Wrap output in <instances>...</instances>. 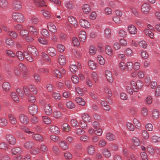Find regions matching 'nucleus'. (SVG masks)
<instances>
[{
    "mask_svg": "<svg viewBox=\"0 0 160 160\" xmlns=\"http://www.w3.org/2000/svg\"><path fill=\"white\" fill-rule=\"evenodd\" d=\"M82 9L83 12L85 14L88 13L91 11L90 6L88 4H84L82 7Z\"/></svg>",
    "mask_w": 160,
    "mask_h": 160,
    "instance_id": "20",
    "label": "nucleus"
},
{
    "mask_svg": "<svg viewBox=\"0 0 160 160\" xmlns=\"http://www.w3.org/2000/svg\"><path fill=\"white\" fill-rule=\"evenodd\" d=\"M105 52L107 54L111 57L113 55V51L111 47L108 45H106L105 48Z\"/></svg>",
    "mask_w": 160,
    "mask_h": 160,
    "instance_id": "18",
    "label": "nucleus"
},
{
    "mask_svg": "<svg viewBox=\"0 0 160 160\" xmlns=\"http://www.w3.org/2000/svg\"><path fill=\"white\" fill-rule=\"evenodd\" d=\"M44 111L45 113L47 115H50L52 113V109L50 105L47 104L45 105Z\"/></svg>",
    "mask_w": 160,
    "mask_h": 160,
    "instance_id": "23",
    "label": "nucleus"
},
{
    "mask_svg": "<svg viewBox=\"0 0 160 160\" xmlns=\"http://www.w3.org/2000/svg\"><path fill=\"white\" fill-rule=\"evenodd\" d=\"M28 50L34 57H37L39 53L37 49L33 46L29 45L28 47Z\"/></svg>",
    "mask_w": 160,
    "mask_h": 160,
    "instance_id": "6",
    "label": "nucleus"
},
{
    "mask_svg": "<svg viewBox=\"0 0 160 160\" xmlns=\"http://www.w3.org/2000/svg\"><path fill=\"white\" fill-rule=\"evenodd\" d=\"M106 137L107 139L110 141H114L116 139V137L115 135L110 132H108L107 133Z\"/></svg>",
    "mask_w": 160,
    "mask_h": 160,
    "instance_id": "31",
    "label": "nucleus"
},
{
    "mask_svg": "<svg viewBox=\"0 0 160 160\" xmlns=\"http://www.w3.org/2000/svg\"><path fill=\"white\" fill-rule=\"evenodd\" d=\"M8 121L4 118L2 117L0 118V126L3 127L6 126L8 124Z\"/></svg>",
    "mask_w": 160,
    "mask_h": 160,
    "instance_id": "34",
    "label": "nucleus"
},
{
    "mask_svg": "<svg viewBox=\"0 0 160 160\" xmlns=\"http://www.w3.org/2000/svg\"><path fill=\"white\" fill-rule=\"evenodd\" d=\"M61 127L64 131L66 132H69L71 130L70 126L66 123L62 124L61 125Z\"/></svg>",
    "mask_w": 160,
    "mask_h": 160,
    "instance_id": "48",
    "label": "nucleus"
},
{
    "mask_svg": "<svg viewBox=\"0 0 160 160\" xmlns=\"http://www.w3.org/2000/svg\"><path fill=\"white\" fill-rule=\"evenodd\" d=\"M52 96L56 100H59L61 98L60 94L57 92H53L52 93Z\"/></svg>",
    "mask_w": 160,
    "mask_h": 160,
    "instance_id": "39",
    "label": "nucleus"
},
{
    "mask_svg": "<svg viewBox=\"0 0 160 160\" xmlns=\"http://www.w3.org/2000/svg\"><path fill=\"white\" fill-rule=\"evenodd\" d=\"M42 57L48 63H50L51 62V60L50 58L48 56L46 53L42 52Z\"/></svg>",
    "mask_w": 160,
    "mask_h": 160,
    "instance_id": "52",
    "label": "nucleus"
},
{
    "mask_svg": "<svg viewBox=\"0 0 160 160\" xmlns=\"http://www.w3.org/2000/svg\"><path fill=\"white\" fill-rule=\"evenodd\" d=\"M129 32L131 34H136L137 32V29L133 25H129L128 27Z\"/></svg>",
    "mask_w": 160,
    "mask_h": 160,
    "instance_id": "17",
    "label": "nucleus"
},
{
    "mask_svg": "<svg viewBox=\"0 0 160 160\" xmlns=\"http://www.w3.org/2000/svg\"><path fill=\"white\" fill-rule=\"evenodd\" d=\"M68 20L69 22L74 28H77L78 26V23L76 19L72 16H70L68 18Z\"/></svg>",
    "mask_w": 160,
    "mask_h": 160,
    "instance_id": "12",
    "label": "nucleus"
},
{
    "mask_svg": "<svg viewBox=\"0 0 160 160\" xmlns=\"http://www.w3.org/2000/svg\"><path fill=\"white\" fill-rule=\"evenodd\" d=\"M6 53L7 56L11 58L15 57L16 56L14 52L9 50H7L6 51Z\"/></svg>",
    "mask_w": 160,
    "mask_h": 160,
    "instance_id": "63",
    "label": "nucleus"
},
{
    "mask_svg": "<svg viewBox=\"0 0 160 160\" xmlns=\"http://www.w3.org/2000/svg\"><path fill=\"white\" fill-rule=\"evenodd\" d=\"M33 138L37 141L42 142L43 140V138L42 136L38 134H35L32 135Z\"/></svg>",
    "mask_w": 160,
    "mask_h": 160,
    "instance_id": "25",
    "label": "nucleus"
},
{
    "mask_svg": "<svg viewBox=\"0 0 160 160\" xmlns=\"http://www.w3.org/2000/svg\"><path fill=\"white\" fill-rule=\"evenodd\" d=\"M159 116V111L155 109L152 112V117L154 119H156L158 118Z\"/></svg>",
    "mask_w": 160,
    "mask_h": 160,
    "instance_id": "57",
    "label": "nucleus"
},
{
    "mask_svg": "<svg viewBox=\"0 0 160 160\" xmlns=\"http://www.w3.org/2000/svg\"><path fill=\"white\" fill-rule=\"evenodd\" d=\"M12 19L15 22L20 23H22L25 20V18L21 13L15 12L12 14Z\"/></svg>",
    "mask_w": 160,
    "mask_h": 160,
    "instance_id": "1",
    "label": "nucleus"
},
{
    "mask_svg": "<svg viewBox=\"0 0 160 160\" xmlns=\"http://www.w3.org/2000/svg\"><path fill=\"white\" fill-rule=\"evenodd\" d=\"M24 57L29 62H32L33 61V58L28 53L25 52H24Z\"/></svg>",
    "mask_w": 160,
    "mask_h": 160,
    "instance_id": "60",
    "label": "nucleus"
},
{
    "mask_svg": "<svg viewBox=\"0 0 160 160\" xmlns=\"http://www.w3.org/2000/svg\"><path fill=\"white\" fill-rule=\"evenodd\" d=\"M79 23L81 27L85 28H88L90 27V24L89 22L85 19H81L79 21Z\"/></svg>",
    "mask_w": 160,
    "mask_h": 160,
    "instance_id": "7",
    "label": "nucleus"
},
{
    "mask_svg": "<svg viewBox=\"0 0 160 160\" xmlns=\"http://www.w3.org/2000/svg\"><path fill=\"white\" fill-rule=\"evenodd\" d=\"M133 122L136 128L139 129L141 128V123L137 119L134 118L133 120Z\"/></svg>",
    "mask_w": 160,
    "mask_h": 160,
    "instance_id": "53",
    "label": "nucleus"
},
{
    "mask_svg": "<svg viewBox=\"0 0 160 160\" xmlns=\"http://www.w3.org/2000/svg\"><path fill=\"white\" fill-rule=\"evenodd\" d=\"M6 44L10 47H12L14 44V42L12 39L9 38H7L5 39Z\"/></svg>",
    "mask_w": 160,
    "mask_h": 160,
    "instance_id": "38",
    "label": "nucleus"
},
{
    "mask_svg": "<svg viewBox=\"0 0 160 160\" xmlns=\"http://www.w3.org/2000/svg\"><path fill=\"white\" fill-rule=\"evenodd\" d=\"M49 130L50 132H53L56 134H58L60 132L58 128L54 125H51L49 127Z\"/></svg>",
    "mask_w": 160,
    "mask_h": 160,
    "instance_id": "19",
    "label": "nucleus"
},
{
    "mask_svg": "<svg viewBox=\"0 0 160 160\" xmlns=\"http://www.w3.org/2000/svg\"><path fill=\"white\" fill-rule=\"evenodd\" d=\"M98 61L99 63L102 65H103L105 63L104 58L101 55H98L97 57Z\"/></svg>",
    "mask_w": 160,
    "mask_h": 160,
    "instance_id": "45",
    "label": "nucleus"
},
{
    "mask_svg": "<svg viewBox=\"0 0 160 160\" xmlns=\"http://www.w3.org/2000/svg\"><path fill=\"white\" fill-rule=\"evenodd\" d=\"M47 51L49 55L51 57H54L57 54L56 50L52 47H50L48 48Z\"/></svg>",
    "mask_w": 160,
    "mask_h": 160,
    "instance_id": "16",
    "label": "nucleus"
},
{
    "mask_svg": "<svg viewBox=\"0 0 160 160\" xmlns=\"http://www.w3.org/2000/svg\"><path fill=\"white\" fill-rule=\"evenodd\" d=\"M97 48L96 47L93 45L90 46L89 48V53L90 55L94 54L96 52Z\"/></svg>",
    "mask_w": 160,
    "mask_h": 160,
    "instance_id": "49",
    "label": "nucleus"
},
{
    "mask_svg": "<svg viewBox=\"0 0 160 160\" xmlns=\"http://www.w3.org/2000/svg\"><path fill=\"white\" fill-rule=\"evenodd\" d=\"M82 119L85 122H90L91 121V118L89 115L87 113H83L82 116Z\"/></svg>",
    "mask_w": 160,
    "mask_h": 160,
    "instance_id": "24",
    "label": "nucleus"
},
{
    "mask_svg": "<svg viewBox=\"0 0 160 160\" xmlns=\"http://www.w3.org/2000/svg\"><path fill=\"white\" fill-rule=\"evenodd\" d=\"M58 145L59 147L63 150H67L69 148L68 143L64 140L60 141Z\"/></svg>",
    "mask_w": 160,
    "mask_h": 160,
    "instance_id": "10",
    "label": "nucleus"
},
{
    "mask_svg": "<svg viewBox=\"0 0 160 160\" xmlns=\"http://www.w3.org/2000/svg\"><path fill=\"white\" fill-rule=\"evenodd\" d=\"M66 105L67 108L70 109H73L75 107L74 104L71 101L66 102Z\"/></svg>",
    "mask_w": 160,
    "mask_h": 160,
    "instance_id": "56",
    "label": "nucleus"
},
{
    "mask_svg": "<svg viewBox=\"0 0 160 160\" xmlns=\"http://www.w3.org/2000/svg\"><path fill=\"white\" fill-rule=\"evenodd\" d=\"M30 92L33 94H36L37 93V90L36 87L32 84H30L29 86Z\"/></svg>",
    "mask_w": 160,
    "mask_h": 160,
    "instance_id": "40",
    "label": "nucleus"
},
{
    "mask_svg": "<svg viewBox=\"0 0 160 160\" xmlns=\"http://www.w3.org/2000/svg\"><path fill=\"white\" fill-rule=\"evenodd\" d=\"M19 119L20 122L24 124H27L29 122L28 118L23 114H21L19 115Z\"/></svg>",
    "mask_w": 160,
    "mask_h": 160,
    "instance_id": "9",
    "label": "nucleus"
},
{
    "mask_svg": "<svg viewBox=\"0 0 160 160\" xmlns=\"http://www.w3.org/2000/svg\"><path fill=\"white\" fill-rule=\"evenodd\" d=\"M9 6L7 0H0V7L3 9L7 8Z\"/></svg>",
    "mask_w": 160,
    "mask_h": 160,
    "instance_id": "26",
    "label": "nucleus"
},
{
    "mask_svg": "<svg viewBox=\"0 0 160 160\" xmlns=\"http://www.w3.org/2000/svg\"><path fill=\"white\" fill-rule=\"evenodd\" d=\"M22 152V149L19 147H16L11 149V152L13 154L20 153Z\"/></svg>",
    "mask_w": 160,
    "mask_h": 160,
    "instance_id": "30",
    "label": "nucleus"
},
{
    "mask_svg": "<svg viewBox=\"0 0 160 160\" xmlns=\"http://www.w3.org/2000/svg\"><path fill=\"white\" fill-rule=\"evenodd\" d=\"M8 35L13 38H16L18 36L17 33L13 31H8Z\"/></svg>",
    "mask_w": 160,
    "mask_h": 160,
    "instance_id": "61",
    "label": "nucleus"
},
{
    "mask_svg": "<svg viewBox=\"0 0 160 160\" xmlns=\"http://www.w3.org/2000/svg\"><path fill=\"white\" fill-rule=\"evenodd\" d=\"M75 101L77 104L80 105L84 106L86 103L85 100L82 98L79 97L76 98Z\"/></svg>",
    "mask_w": 160,
    "mask_h": 160,
    "instance_id": "27",
    "label": "nucleus"
},
{
    "mask_svg": "<svg viewBox=\"0 0 160 160\" xmlns=\"http://www.w3.org/2000/svg\"><path fill=\"white\" fill-rule=\"evenodd\" d=\"M91 77L93 80L95 82L98 81V77L97 74L95 72H93L91 74Z\"/></svg>",
    "mask_w": 160,
    "mask_h": 160,
    "instance_id": "59",
    "label": "nucleus"
},
{
    "mask_svg": "<svg viewBox=\"0 0 160 160\" xmlns=\"http://www.w3.org/2000/svg\"><path fill=\"white\" fill-rule=\"evenodd\" d=\"M149 4L148 3H143L141 6V11L144 14H147L149 12L150 10Z\"/></svg>",
    "mask_w": 160,
    "mask_h": 160,
    "instance_id": "8",
    "label": "nucleus"
},
{
    "mask_svg": "<svg viewBox=\"0 0 160 160\" xmlns=\"http://www.w3.org/2000/svg\"><path fill=\"white\" fill-rule=\"evenodd\" d=\"M2 88L3 90L7 91H8L10 88V85L8 82H5L2 84Z\"/></svg>",
    "mask_w": 160,
    "mask_h": 160,
    "instance_id": "42",
    "label": "nucleus"
},
{
    "mask_svg": "<svg viewBox=\"0 0 160 160\" xmlns=\"http://www.w3.org/2000/svg\"><path fill=\"white\" fill-rule=\"evenodd\" d=\"M48 30L52 33L56 32L57 29L55 26L52 22H49L47 25Z\"/></svg>",
    "mask_w": 160,
    "mask_h": 160,
    "instance_id": "14",
    "label": "nucleus"
},
{
    "mask_svg": "<svg viewBox=\"0 0 160 160\" xmlns=\"http://www.w3.org/2000/svg\"><path fill=\"white\" fill-rule=\"evenodd\" d=\"M87 152L89 155H92L95 152V149L92 145H90L87 148Z\"/></svg>",
    "mask_w": 160,
    "mask_h": 160,
    "instance_id": "28",
    "label": "nucleus"
},
{
    "mask_svg": "<svg viewBox=\"0 0 160 160\" xmlns=\"http://www.w3.org/2000/svg\"><path fill=\"white\" fill-rule=\"evenodd\" d=\"M6 140L9 144L14 145L16 142V140L14 136L12 134H7L6 135Z\"/></svg>",
    "mask_w": 160,
    "mask_h": 160,
    "instance_id": "2",
    "label": "nucleus"
},
{
    "mask_svg": "<svg viewBox=\"0 0 160 160\" xmlns=\"http://www.w3.org/2000/svg\"><path fill=\"white\" fill-rule=\"evenodd\" d=\"M118 67L120 70L124 71L126 68V65L125 62L123 61L120 62L118 64Z\"/></svg>",
    "mask_w": 160,
    "mask_h": 160,
    "instance_id": "58",
    "label": "nucleus"
},
{
    "mask_svg": "<svg viewBox=\"0 0 160 160\" xmlns=\"http://www.w3.org/2000/svg\"><path fill=\"white\" fill-rule=\"evenodd\" d=\"M125 54L128 56H132L133 54L132 50L130 48H126L124 51Z\"/></svg>",
    "mask_w": 160,
    "mask_h": 160,
    "instance_id": "55",
    "label": "nucleus"
},
{
    "mask_svg": "<svg viewBox=\"0 0 160 160\" xmlns=\"http://www.w3.org/2000/svg\"><path fill=\"white\" fill-rule=\"evenodd\" d=\"M38 110V106L35 104H32L29 106L28 111L29 113L32 115H35Z\"/></svg>",
    "mask_w": 160,
    "mask_h": 160,
    "instance_id": "5",
    "label": "nucleus"
},
{
    "mask_svg": "<svg viewBox=\"0 0 160 160\" xmlns=\"http://www.w3.org/2000/svg\"><path fill=\"white\" fill-rule=\"evenodd\" d=\"M35 4L38 7H42L45 5L44 1L43 0H33Z\"/></svg>",
    "mask_w": 160,
    "mask_h": 160,
    "instance_id": "35",
    "label": "nucleus"
},
{
    "mask_svg": "<svg viewBox=\"0 0 160 160\" xmlns=\"http://www.w3.org/2000/svg\"><path fill=\"white\" fill-rule=\"evenodd\" d=\"M8 118L10 122L13 125H15L17 123V120L14 115L9 113L8 115Z\"/></svg>",
    "mask_w": 160,
    "mask_h": 160,
    "instance_id": "21",
    "label": "nucleus"
},
{
    "mask_svg": "<svg viewBox=\"0 0 160 160\" xmlns=\"http://www.w3.org/2000/svg\"><path fill=\"white\" fill-rule=\"evenodd\" d=\"M33 146V143L31 141H28L25 142L23 145L25 148L29 149H31Z\"/></svg>",
    "mask_w": 160,
    "mask_h": 160,
    "instance_id": "32",
    "label": "nucleus"
},
{
    "mask_svg": "<svg viewBox=\"0 0 160 160\" xmlns=\"http://www.w3.org/2000/svg\"><path fill=\"white\" fill-rule=\"evenodd\" d=\"M12 5L13 8L16 11L21 10L22 8V3L20 0H14Z\"/></svg>",
    "mask_w": 160,
    "mask_h": 160,
    "instance_id": "4",
    "label": "nucleus"
},
{
    "mask_svg": "<svg viewBox=\"0 0 160 160\" xmlns=\"http://www.w3.org/2000/svg\"><path fill=\"white\" fill-rule=\"evenodd\" d=\"M66 71L62 68H59V69H54L53 71V73L55 77L58 78H60L63 74H65Z\"/></svg>",
    "mask_w": 160,
    "mask_h": 160,
    "instance_id": "3",
    "label": "nucleus"
},
{
    "mask_svg": "<svg viewBox=\"0 0 160 160\" xmlns=\"http://www.w3.org/2000/svg\"><path fill=\"white\" fill-rule=\"evenodd\" d=\"M105 75L108 81L110 83H112L113 81V79L112 77V75L111 72L108 70H106Z\"/></svg>",
    "mask_w": 160,
    "mask_h": 160,
    "instance_id": "13",
    "label": "nucleus"
},
{
    "mask_svg": "<svg viewBox=\"0 0 160 160\" xmlns=\"http://www.w3.org/2000/svg\"><path fill=\"white\" fill-rule=\"evenodd\" d=\"M17 94L22 99L24 98V93L23 90L20 88H18L16 90Z\"/></svg>",
    "mask_w": 160,
    "mask_h": 160,
    "instance_id": "47",
    "label": "nucleus"
},
{
    "mask_svg": "<svg viewBox=\"0 0 160 160\" xmlns=\"http://www.w3.org/2000/svg\"><path fill=\"white\" fill-rule=\"evenodd\" d=\"M102 153L104 157L108 158L110 157L111 155L110 151L108 148H103L102 150Z\"/></svg>",
    "mask_w": 160,
    "mask_h": 160,
    "instance_id": "22",
    "label": "nucleus"
},
{
    "mask_svg": "<svg viewBox=\"0 0 160 160\" xmlns=\"http://www.w3.org/2000/svg\"><path fill=\"white\" fill-rule=\"evenodd\" d=\"M79 38L81 42H84L86 38V32L83 31H80L79 33Z\"/></svg>",
    "mask_w": 160,
    "mask_h": 160,
    "instance_id": "15",
    "label": "nucleus"
},
{
    "mask_svg": "<svg viewBox=\"0 0 160 160\" xmlns=\"http://www.w3.org/2000/svg\"><path fill=\"white\" fill-rule=\"evenodd\" d=\"M104 34L106 38H110L111 35V32L110 29L108 28H105L104 31Z\"/></svg>",
    "mask_w": 160,
    "mask_h": 160,
    "instance_id": "50",
    "label": "nucleus"
},
{
    "mask_svg": "<svg viewBox=\"0 0 160 160\" xmlns=\"http://www.w3.org/2000/svg\"><path fill=\"white\" fill-rule=\"evenodd\" d=\"M30 21L32 25L37 24L38 22V18L36 16H33L31 17Z\"/></svg>",
    "mask_w": 160,
    "mask_h": 160,
    "instance_id": "44",
    "label": "nucleus"
},
{
    "mask_svg": "<svg viewBox=\"0 0 160 160\" xmlns=\"http://www.w3.org/2000/svg\"><path fill=\"white\" fill-rule=\"evenodd\" d=\"M88 64L90 68L92 69H95L96 68V63L92 60L88 61Z\"/></svg>",
    "mask_w": 160,
    "mask_h": 160,
    "instance_id": "46",
    "label": "nucleus"
},
{
    "mask_svg": "<svg viewBox=\"0 0 160 160\" xmlns=\"http://www.w3.org/2000/svg\"><path fill=\"white\" fill-rule=\"evenodd\" d=\"M11 96L12 99L16 103H18L19 100L18 97L15 92H12L11 94Z\"/></svg>",
    "mask_w": 160,
    "mask_h": 160,
    "instance_id": "36",
    "label": "nucleus"
},
{
    "mask_svg": "<svg viewBox=\"0 0 160 160\" xmlns=\"http://www.w3.org/2000/svg\"><path fill=\"white\" fill-rule=\"evenodd\" d=\"M38 41L42 45H47L48 44V41L46 39L40 37L38 39Z\"/></svg>",
    "mask_w": 160,
    "mask_h": 160,
    "instance_id": "33",
    "label": "nucleus"
},
{
    "mask_svg": "<svg viewBox=\"0 0 160 160\" xmlns=\"http://www.w3.org/2000/svg\"><path fill=\"white\" fill-rule=\"evenodd\" d=\"M58 62L60 65H64L66 62V59L65 57L63 55H60L59 56Z\"/></svg>",
    "mask_w": 160,
    "mask_h": 160,
    "instance_id": "29",
    "label": "nucleus"
},
{
    "mask_svg": "<svg viewBox=\"0 0 160 160\" xmlns=\"http://www.w3.org/2000/svg\"><path fill=\"white\" fill-rule=\"evenodd\" d=\"M132 142L136 146H138L140 145V142L139 139L137 137H133L132 138Z\"/></svg>",
    "mask_w": 160,
    "mask_h": 160,
    "instance_id": "41",
    "label": "nucleus"
},
{
    "mask_svg": "<svg viewBox=\"0 0 160 160\" xmlns=\"http://www.w3.org/2000/svg\"><path fill=\"white\" fill-rule=\"evenodd\" d=\"M126 68L128 71L131 70L133 68V63L131 61L128 62L126 64Z\"/></svg>",
    "mask_w": 160,
    "mask_h": 160,
    "instance_id": "43",
    "label": "nucleus"
},
{
    "mask_svg": "<svg viewBox=\"0 0 160 160\" xmlns=\"http://www.w3.org/2000/svg\"><path fill=\"white\" fill-rule=\"evenodd\" d=\"M72 41V43L74 46L78 47L79 45V42L77 38L75 37H73Z\"/></svg>",
    "mask_w": 160,
    "mask_h": 160,
    "instance_id": "51",
    "label": "nucleus"
},
{
    "mask_svg": "<svg viewBox=\"0 0 160 160\" xmlns=\"http://www.w3.org/2000/svg\"><path fill=\"white\" fill-rule=\"evenodd\" d=\"M104 13L106 15H110L112 13V10L110 8L107 7L104 10Z\"/></svg>",
    "mask_w": 160,
    "mask_h": 160,
    "instance_id": "54",
    "label": "nucleus"
},
{
    "mask_svg": "<svg viewBox=\"0 0 160 160\" xmlns=\"http://www.w3.org/2000/svg\"><path fill=\"white\" fill-rule=\"evenodd\" d=\"M27 29L28 30V32L30 34L34 36L37 35L38 33V32L36 28L33 26H29Z\"/></svg>",
    "mask_w": 160,
    "mask_h": 160,
    "instance_id": "11",
    "label": "nucleus"
},
{
    "mask_svg": "<svg viewBox=\"0 0 160 160\" xmlns=\"http://www.w3.org/2000/svg\"><path fill=\"white\" fill-rule=\"evenodd\" d=\"M127 128L130 131H133L134 130V126L131 122H127Z\"/></svg>",
    "mask_w": 160,
    "mask_h": 160,
    "instance_id": "62",
    "label": "nucleus"
},
{
    "mask_svg": "<svg viewBox=\"0 0 160 160\" xmlns=\"http://www.w3.org/2000/svg\"><path fill=\"white\" fill-rule=\"evenodd\" d=\"M8 148V145L5 142H2L0 143V148L3 150H5Z\"/></svg>",
    "mask_w": 160,
    "mask_h": 160,
    "instance_id": "64",
    "label": "nucleus"
},
{
    "mask_svg": "<svg viewBox=\"0 0 160 160\" xmlns=\"http://www.w3.org/2000/svg\"><path fill=\"white\" fill-rule=\"evenodd\" d=\"M144 32L146 35L150 37L151 38H153L154 34L149 29H145L144 30Z\"/></svg>",
    "mask_w": 160,
    "mask_h": 160,
    "instance_id": "37",
    "label": "nucleus"
}]
</instances>
